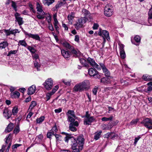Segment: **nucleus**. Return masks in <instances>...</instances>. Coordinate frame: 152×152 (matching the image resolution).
I'll return each mask as SVG.
<instances>
[{"label":"nucleus","instance_id":"16","mask_svg":"<svg viewBox=\"0 0 152 152\" xmlns=\"http://www.w3.org/2000/svg\"><path fill=\"white\" fill-rule=\"evenodd\" d=\"M80 83L84 90L89 89L90 86V83L89 80H86Z\"/></svg>","mask_w":152,"mask_h":152},{"label":"nucleus","instance_id":"61","mask_svg":"<svg viewBox=\"0 0 152 152\" xmlns=\"http://www.w3.org/2000/svg\"><path fill=\"white\" fill-rule=\"evenodd\" d=\"M4 32L6 33L7 36H9L11 34V31L8 30H4Z\"/></svg>","mask_w":152,"mask_h":152},{"label":"nucleus","instance_id":"12","mask_svg":"<svg viewBox=\"0 0 152 152\" xmlns=\"http://www.w3.org/2000/svg\"><path fill=\"white\" fill-rule=\"evenodd\" d=\"M59 88L58 86H55L54 88L53 89L51 92L47 93L46 94L47 101L49 100L51 96L53 95L58 90Z\"/></svg>","mask_w":152,"mask_h":152},{"label":"nucleus","instance_id":"32","mask_svg":"<svg viewBox=\"0 0 152 152\" xmlns=\"http://www.w3.org/2000/svg\"><path fill=\"white\" fill-rule=\"evenodd\" d=\"M20 95V93L17 91H15L11 94V96L12 98H15L16 97H18Z\"/></svg>","mask_w":152,"mask_h":152},{"label":"nucleus","instance_id":"56","mask_svg":"<svg viewBox=\"0 0 152 152\" xmlns=\"http://www.w3.org/2000/svg\"><path fill=\"white\" fill-rule=\"evenodd\" d=\"M51 132L54 133L58 131L57 129L56 126L53 127L50 131Z\"/></svg>","mask_w":152,"mask_h":152},{"label":"nucleus","instance_id":"52","mask_svg":"<svg viewBox=\"0 0 152 152\" xmlns=\"http://www.w3.org/2000/svg\"><path fill=\"white\" fill-rule=\"evenodd\" d=\"M54 135V134L52 132H48L47 133V136L48 138H51V137Z\"/></svg>","mask_w":152,"mask_h":152},{"label":"nucleus","instance_id":"9","mask_svg":"<svg viewBox=\"0 0 152 152\" xmlns=\"http://www.w3.org/2000/svg\"><path fill=\"white\" fill-rule=\"evenodd\" d=\"M76 140L77 141V142L78 144V148L79 149L82 150L83 148L84 140L83 136H79Z\"/></svg>","mask_w":152,"mask_h":152},{"label":"nucleus","instance_id":"63","mask_svg":"<svg viewBox=\"0 0 152 152\" xmlns=\"http://www.w3.org/2000/svg\"><path fill=\"white\" fill-rule=\"evenodd\" d=\"M99 26V25L97 23H94L93 27V29L94 30L97 29Z\"/></svg>","mask_w":152,"mask_h":152},{"label":"nucleus","instance_id":"23","mask_svg":"<svg viewBox=\"0 0 152 152\" xmlns=\"http://www.w3.org/2000/svg\"><path fill=\"white\" fill-rule=\"evenodd\" d=\"M62 56L65 58H67L70 57V52L66 50L62 49L61 50Z\"/></svg>","mask_w":152,"mask_h":152},{"label":"nucleus","instance_id":"22","mask_svg":"<svg viewBox=\"0 0 152 152\" xmlns=\"http://www.w3.org/2000/svg\"><path fill=\"white\" fill-rule=\"evenodd\" d=\"M35 90L36 86L35 85H33L28 88L27 94L29 95L33 94L35 92Z\"/></svg>","mask_w":152,"mask_h":152},{"label":"nucleus","instance_id":"60","mask_svg":"<svg viewBox=\"0 0 152 152\" xmlns=\"http://www.w3.org/2000/svg\"><path fill=\"white\" fill-rule=\"evenodd\" d=\"M48 28L51 31H53L54 30V28L53 26L51 23H48Z\"/></svg>","mask_w":152,"mask_h":152},{"label":"nucleus","instance_id":"7","mask_svg":"<svg viewBox=\"0 0 152 152\" xmlns=\"http://www.w3.org/2000/svg\"><path fill=\"white\" fill-rule=\"evenodd\" d=\"M53 83L52 79L51 78H49L45 82V87L47 90H50L53 87Z\"/></svg>","mask_w":152,"mask_h":152},{"label":"nucleus","instance_id":"13","mask_svg":"<svg viewBox=\"0 0 152 152\" xmlns=\"http://www.w3.org/2000/svg\"><path fill=\"white\" fill-rule=\"evenodd\" d=\"M95 120V118L93 116H91L88 118H85L84 121V124L88 125H90Z\"/></svg>","mask_w":152,"mask_h":152},{"label":"nucleus","instance_id":"31","mask_svg":"<svg viewBox=\"0 0 152 152\" xmlns=\"http://www.w3.org/2000/svg\"><path fill=\"white\" fill-rule=\"evenodd\" d=\"M8 45V43L7 41H4L0 43V48H5Z\"/></svg>","mask_w":152,"mask_h":152},{"label":"nucleus","instance_id":"34","mask_svg":"<svg viewBox=\"0 0 152 152\" xmlns=\"http://www.w3.org/2000/svg\"><path fill=\"white\" fill-rule=\"evenodd\" d=\"M102 133V131H100L99 132H96L95 133L94 136V139L96 140H97L99 139L101 137V135Z\"/></svg>","mask_w":152,"mask_h":152},{"label":"nucleus","instance_id":"46","mask_svg":"<svg viewBox=\"0 0 152 152\" xmlns=\"http://www.w3.org/2000/svg\"><path fill=\"white\" fill-rule=\"evenodd\" d=\"M139 121V119L138 118H136L135 119H133L132 121L130 123V124L131 125H136L137 124V123Z\"/></svg>","mask_w":152,"mask_h":152},{"label":"nucleus","instance_id":"28","mask_svg":"<svg viewBox=\"0 0 152 152\" xmlns=\"http://www.w3.org/2000/svg\"><path fill=\"white\" fill-rule=\"evenodd\" d=\"M75 17V13L74 12H71L67 16L68 20L69 21H72Z\"/></svg>","mask_w":152,"mask_h":152},{"label":"nucleus","instance_id":"57","mask_svg":"<svg viewBox=\"0 0 152 152\" xmlns=\"http://www.w3.org/2000/svg\"><path fill=\"white\" fill-rule=\"evenodd\" d=\"M98 90V87H95V88L93 89L92 91L93 94L94 95H96V94Z\"/></svg>","mask_w":152,"mask_h":152},{"label":"nucleus","instance_id":"47","mask_svg":"<svg viewBox=\"0 0 152 152\" xmlns=\"http://www.w3.org/2000/svg\"><path fill=\"white\" fill-rule=\"evenodd\" d=\"M120 56L122 58H124L126 57V55L124 50L120 51Z\"/></svg>","mask_w":152,"mask_h":152},{"label":"nucleus","instance_id":"64","mask_svg":"<svg viewBox=\"0 0 152 152\" xmlns=\"http://www.w3.org/2000/svg\"><path fill=\"white\" fill-rule=\"evenodd\" d=\"M148 19H152V11L151 9H150L148 12Z\"/></svg>","mask_w":152,"mask_h":152},{"label":"nucleus","instance_id":"41","mask_svg":"<svg viewBox=\"0 0 152 152\" xmlns=\"http://www.w3.org/2000/svg\"><path fill=\"white\" fill-rule=\"evenodd\" d=\"M19 43L21 45L25 47H26L28 46L27 43L24 40H20L19 41Z\"/></svg>","mask_w":152,"mask_h":152},{"label":"nucleus","instance_id":"48","mask_svg":"<svg viewBox=\"0 0 152 152\" xmlns=\"http://www.w3.org/2000/svg\"><path fill=\"white\" fill-rule=\"evenodd\" d=\"M108 78H107L105 77H103L102 79H101L100 80V82L101 83H103L104 84H105L107 83V82H108Z\"/></svg>","mask_w":152,"mask_h":152},{"label":"nucleus","instance_id":"14","mask_svg":"<svg viewBox=\"0 0 152 152\" xmlns=\"http://www.w3.org/2000/svg\"><path fill=\"white\" fill-rule=\"evenodd\" d=\"M20 14L18 12H16L15 14V20L17 21L19 26H21L23 23L24 21L23 20V18L20 17Z\"/></svg>","mask_w":152,"mask_h":152},{"label":"nucleus","instance_id":"51","mask_svg":"<svg viewBox=\"0 0 152 152\" xmlns=\"http://www.w3.org/2000/svg\"><path fill=\"white\" fill-rule=\"evenodd\" d=\"M38 14L37 15V17L39 19H43L44 18V17L43 16L45 15H42V13H38L37 12Z\"/></svg>","mask_w":152,"mask_h":152},{"label":"nucleus","instance_id":"11","mask_svg":"<svg viewBox=\"0 0 152 152\" xmlns=\"http://www.w3.org/2000/svg\"><path fill=\"white\" fill-rule=\"evenodd\" d=\"M3 115L7 119H8L11 117L12 113L11 111L8 109V108L5 107L3 112Z\"/></svg>","mask_w":152,"mask_h":152},{"label":"nucleus","instance_id":"15","mask_svg":"<svg viewBox=\"0 0 152 152\" xmlns=\"http://www.w3.org/2000/svg\"><path fill=\"white\" fill-rule=\"evenodd\" d=\"M78 125V121H75L74 123H71L69 124V129L73 132H75L77 130V128L75 126H77Z\"/></svg>","mask_w":152,"mask_h":152},{"label":"nucleus","instance_id":"8","mask_svg":"<svg viewBox=\"0 0 152 152\" xmlns=\"http://www.w3.org/2000/svg\"><path fill=\"white\" fill-rule=\"evenodd\" d=\"M98 34L100 36H102L104 39V38H106L108 40L109 39H110L109 33L106 30H102L101 31V30L99 29L98 32Z\"/></svg>","mask_w":152,"mask_h":152},{"label":"nucleus","instance_id":"58","mask_svg":"<svg viewBox=\"0 0 152 152\" xmlns=\"http://www.w3.org/2000/svg\"><path fill=\"white\" fill-rule=\"evenodd\" d=\"M141 137L140 136H138L137 137H135L134 139V144L135 146L136 145L138 141L141 138Z\"/></svg>","mask_w":152,"mask_h":152},{"label":"nucleus","instance_id":"2","mask_svg":"<svg viewBox=\"0 0 152 152\" xmlns=\"http://www.w3.org/2000/svg\"><path fill=\"white\" fill-rule=\"evenodd\" d=\"M87 20V19L85 17H82L79 19L74 25L76 29L78 30L82 27L83 24L86 22Z\"/></svg>","mask_w":152,"mask_h":152},{"label":"nucleus","instance_id":"39","mask_svg":"<svg viewBox=\"0 0 152 152\" xmlns=\"http://www.w3.org/2000/svg\"><path fill=\"white\" fill-rule=\"evenodd\" d=\"M45 118L44 116H42L39 118H37L36 120L37 123L38 124L41 123L44 120Z\"/></svg>","mask_w":152,"mask_h":152},{"label":"nucleus","instance_id":"43","mask_svg":"<svg viewBox=\"0 0 152 152\" xmlns=\"http://www.w3.org/2000/svg\"><path fill=\"white\" fill-rule=\"evenodd\" d=\"M11 2L12 3L11 5L12 7L14 10L15 11H16L17 10L16 3L13 1H11Z\"/></svg>","mask_w":152,"mask_h":152},{"label":"nucleus","instance_id":"10","mask_svg":"<svg viewBox=\"0 0 152 152\" xmlns=\"http://www.w3.org/2000/svg\"><path fill=\"white\" fill-rule=\"evenodd\" d=\"M100 67L102 68L103 72L106 77H109L110 76V72L106 67L104 64L101 63L99 64Z\"/></svg>","mask_w":152,"mask_h":152},{"label":"nucleus","instance_id":"35","mask_svg":"<svg viewBox=\"0 0 152 152\" xmlns=\"http://www.w3.org/2000/svg\"><path fill=\"white\" fill-rule=\"evenodd\" d=\"M80 63L83 66L86 67L88 66V65L86 62V61L84 58H80Z\"/></svg>","mask_w":152,"mask_h":152},{"label":"nucleus","instance_id":"5","mask_svg":"<svg viewBox=\"0 0 152 152\" xmlns=\"http://www.w3.org/2000/svg\"><path fill=\"white\" fill-rule=\"evenodd\" d=\"M88 73L89 75L91 76H93L95 78L99 79L100 77L98 74V72L96 70L91 68L88 70Z\"/></svg>","mask_w":152,"mask_h":152},{"label":"nucleus","instance_id":"59","mask_svg":"<svg viewBox=\"0 0 152 152\" xmlns=\"http://www.w3.org/2000/svg\"><path fill=\"white\" fill-rule=\"evenodd\" d=\"M80 37L79 35H76L75 36V41L77 42H80Z\"/></svg>","mask_w":152,"mask_h":152},{"label":"nucleus","instance_id":"40","mask_svg":"<svg viewBox=\"0 0 152 152\" xmlns=\"http://www.w3.org/2000/svg\"><path fill=\"white\" fill-rule=\"evenodd\" d=\"M113 118V116L112 115L109 118L104 117L102 118L101 120L102 121H112Z\"/></svg>","mask_w":152,"mask_h":152},{"label":"nucleus","instance_id":"29","mask_svg":"<svg viewBox=\"0 0 152 152\" xmlns=\"http://www.w3.org/2000/svg\"><path fill=\"white\" fill-rule=\"evenodd\" d=\"M53 24L54 26V27L55 28L56 31V32L58 33H59V28L58 27V26L59 25V24L58 20L55 21H54V23H53Z\"/></svg>","mask_w":152,"mask_h":152},{"label":"nucleus","instance_id":"62","mask_svg":"<svg viewBox=\"0 0 152 152\" xmlns=\"http://www.w3.org/2000/svg\"><path fill=\"white\" fill-rule=\"evenodd\" d=\"M11 34L15 35L16 33L19 32L18 29H15L11 31Z\"/></svg>","mask_w":152,"mask_h":152},{"label":"nucleus","instance_id":"19","mask_svg":"<svg viewBox=\"0 0 152 152\" xmlns=\"http://www.w3.org/2000/svg\"><path fill=\"white\" fill-rule=\"evenodd\" d=\"M73 90L76 92H81L84 91L80 83L77 84L73 88Z\"/></svg>","mask_w":152,"mask_h":152},{"label":"nucleus","instance_id":"25","mask_svg":"<svg viewBox=\"0 0 152 152\" xmlns=\"http://www.w3.org/2000/svg\"><path fill=\"white\" fill-rule=\"evenodd\" d=\"M142 79L145 81H152V75L146 74L144 75L142 77Z\"/></svg>","mask_w":152,"mask_h":152},{"label":"nucleus","instance_id":"42","mask_svg":"<svg viewBox=\"0 0 152 152\" xmlns=\"http://www.w3.org/2000/svg\"><path fill=\"white\" fill-rule=\"evenodd\" d=\"M27 49L28 50L33 54L36 51V50L30 46H28Z\"/></svg>","mask_w":152,"mask_h":152},{"label":"nucleus","instance_id":"37","mask_svg":"<svg viewBox=\"0 0 152 152\" xmlns=\"http://www.w3.org/2000/svg\"><path fill=\"white\" fill-rule=\"evenodd\" d=\"M66 115L67 116V117H68V115H69V116H71L74 118H75L76 117V116L75 115L74 112L73 110H68L66 113Z\"/></svg>","mask_w":152,"mask_h":152},{"label":"nucleus","instance_id":"1","mask_svg":"<svg viewBox=\"0 0 152 152\" xmlns=\"http://www.w3.org/2000/svg\"><path fill=\"white\" fill-rule=\"evenodd\" d=\"M69 140H70L71 142V148L74 150L78 149V144L77 141L72 136L67 135L64 138V140L66 142H68Z\"/></svg>","mask_w":152,"mask_h":152},{"label":"nucleus","instance_id":"21","mask_svg":"<svg viewBox=\"0 0 152 152\" xmlns=\"http://www.w3.org/2000/svg\"><path fill=\"white\" fill-rule=\"evenodd\" d=\"M36 9L38 13H41L42 15H46V13H45L42 10V6L39 3H37Z\"/></svg>","mask_w":152,"mask_h":152},{"label":"nucleus","instance_id":"45","mask_svg":"<svg viewBox=\"0 0 152 152\" xmlns=\"http://www.w3.org/2000/svg\"><path fill=\"white\" fill-rule=\"evenodd\" d=\"M118 137V134L113 132H111L110 136V138L112 140H114L117 138Z\"/></svg>","mask_w":152,"mask_h":152},{"label":"nucleus","instance_id":"27","mask_svg":"<svg viewBox=\"0 0 152 152\" xmlns=\"http://www.w3.org/2000/svg\"><path fill=\"white\" fill-rule=\"evenodd\" d=\"M55 1V0H42L44 4L49 6L52 4Z\"/></svg>","mask_w":152,"mask_h":152},{"label":"nucleus","instance_id":"36","mask_svg":"<svg viewBox=\"0 0 152 152\" xmlns=\"http://www.w3.org/2000/svg\"><path fill=\"white\" fill-rule=\"evenodd\" d=\"M134 39L136 43H137V44L135 43H134V44L136 45H138L140 42V37L138 35H136L134 37Z\"/></svg>","mask_w":152,"mask_h":152},{"label":"nucleus","instance_id":"50","mask_svg":"<svg viewBox=\"0 0 152 152\" xmlns=\"http://www.w3.org/2000/svg\"><path fill=\"white\" fill-rule=\"evenodd\" d=\"M20 131V128L18 125H17L14 130V133L15 134L18 133Z\"/></svg>","mask_w":152,"mask_h":152},{"label":"nucleus","instance_id":"20","mask_svg":"<svg viewBox=\"0 0 152 152\" xmlns=\"http://www.w3.org/2000/svg\"><path fill=\"white\" fill-rule=\"evenodd\" d=\"M141 123L143 124L145 127H147L148 124H150L152 125V119L149 118H146L143 120Z\"/></svg>","mask_w":152,"mask_h":152},{"label":"nucleus","instance_id":"6","mask_svg":"<svg viewBox=\"0 0 152 152\" xmlns=\"http://www.w3.org/2000/svg\"><path fill=\"white\" fill-rule=\"evenodd\" d=\"M87 61L88 63L93 67L96 68L98 70H101V68L95 62L94 59L90 57H88Z\"/></svg>","mask_w":152,"mask_h":152},{"label":"nucleus","instance_id":"54","mask_svg":"<svg viewBox=\"0 0 152 152\" xmlns=\"http://www.w3.org/2000/svg\"><path fill=\"white\" fill-rule=\"evenodd\" d=\"M62 82L65 85H66L67 86H69L71 85V83H70L71 81L69 82V81H67L64 79H62Z\"/></svg>","mask_w":152,"mask_h":152},{"label":"nucleus","instance_id":"55","mask_svg":"<svg viewBox=\"0 0 152 152\" xmlns=\"http://www.w3.org/2000/svg\"><path fill=\"white\" fill-rule=\"evenodd\" d=\"M22 145L21 144H16L12 146V148L13 150H14L15 149L17 148L18 147L21 146Z\"/></svg>","mask_w":152,"mask_h":152},{"label":"nucleus","instance_id":"26","mask_svg":"<svg viewBox=\"0 0 152 152\" xmlns=\"http://www.w3.org/2000/svg\"><path fill=\"white\" fill-rule=\"evenodd\" d=\"M14 127V125L12 123H10L6 128L5 129V132H10L12 130Z\"/></svg>","mask_w":152,"mask_h":152},{"label":"nucleus","instance_id":"38","mask_svg":"<svg viewBox=\"0 0 152 152\" xmlns=\"http://www.w3.org/2000/svg\"><path fill=\"white\" fill-rule=\"evenodd\" d=\"M34 64L35 67L37 69V71H39V68L40 66V65L39 64L37 60H35L34 62Z\"/></svg>","mask_w":152,"mask_h":152},{"label":"nucleus","instance_id":"24","mask_svg":"<svg viewBox=\"0 0 152 152\" xmlns=\"http://www.w3.org/2000/svg\"><path fill=\"white\" fill-rule=\"evenodd\" d=\"M82 12L83 15L85 16V17H89L90 19H92L91 17V14L88 10L85 9H83Z\"/></svg>","mask_w":152,"mask_h":152},{"label":"nucleus","instance_id":"33","mask_svg":"<svg viewBox=\"0 0 152 152\" xmlns=\"http://www.w3.org/2000/svg\"><path fill=\"white\" fill-rule=\"evenodd\" d=\"M63 46L66 48H67L69 50L72 49H73V46L71 45L68 43L66 42H65L63 43Z\"/></svg>","mask_w":152,"mask_h":152},{"label":"nucleus","instance_id":"17","mask_svg":"<svg viewBox=\"0 0 152 152\" xmlns=\"http://www.w3.org/2000/svg\"><path fill=\"white\" fill-rule=\"evenodd\" d=\"M66 3L65 0H61L60 1H58L57 4L54 8H53V10L55 11L58 9L62 6L64 5Z\"/></svg>","mask_w":152,"mask_h":152},{"label":"nucleus","instance_id":"44","mask_svg":"<svg viewBox=\"0 0 152 152\" xmlns=\"http://www.w3.org/2000/svg\"><path fill=\"white\" fill-rule=\"evenodd\" d=\"M18 111V109L16 107H14L12 110V113L13 115H16Z\"/></svg>","mask_w":152,"mask_h":152},{"label":"nucleus","instance_id":"4","mask_svg":"<svg viewBox=\"0 0 152 152\" xmlns=\"http://www.w3.org/2000/svg\"><path fill=\"white\" fill-rule=\"evenodd\" d=\"M12 136L11 134H9L8 136L5 138V144L3 145H6V148L7 147L6 152H8L9 149L11 145V140Z\"/></svg>","mask_w":152,"mask_h":152},{"label":"nucleus","instance_id":"49","mask_svg":"<svg viewBox=\"0 0 152 152\" xmlns=\"http://www.w3.org/2000/svg\"><path fill=\"white\" fill-rule=\"evenodd\" d=\"M17 53V50H11L9 52L8 54L7 55V56H10L11 54H15Z\"/></svg>","mask_w":152,"mask_h":152},{"label":"nucleus","instance_id":"30","mask_svg":"<svg viewBox=\"0 0 152 152\" xmlns=\"http://www.w3.org/2000/svg\"><path fill=\"white\" fill-rule=\"evenodd\" d=\"M37 103L36 101H32L29 108V110H30V111H32V110L37 105Z\"/></svg>","mask_w":152,"mask_h":152},{"label":"nucleus","instance_id":"53","mask_svg":"<svg viewBox=\"0 0 152 152\" xmlns=\"http://www.w3.org/2000/svg\"><path fill=\"white\" fill-rule=\"evenodd\" d=\"M71 116H69L68 117V121L71 122V123H74L75 121V119Z\"/></svg>","mask_w":152,"mask_h":152},{"label":"nucleus","instance_id":"18","mask_svg":"<svg viewBox=\"0 0 152 152\" xmlns=\"http://www.w3.org/2000/svg\"><path fill=\"white\" fill-rule=\"evenodd\" d=\"M25 34L26 35L34 39L39 41L40 40V37L38 34H32L31 33H27L26 32L25 33Z\"/></svg>","mask_w":152,"mask_h":152},{"label":"nucleus","instance_id":"3","mask_svg":"<svg viewBox=\"0 0 152 152\" xmlns=\"http://www.w3.org/2000/svg\"><path fill=\"white\" fill-rule=\"evenodd\" d=\"M113 8L111 5L107 4L106 5L104 9V15L107 17H110L113 13Z\"/></svg>","mask_w":152,"mask_h":152}]
</instances>
